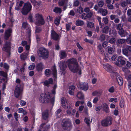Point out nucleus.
<instances>
[{
	"instance_id": "nucleus-1",
	"label": "nucleus",
	"mask_w": 131,
	"mask_h": 131,
	"mask_svg": "<svg viewBox=\"0 0 131 131\" xmlns=\"http://www.w3.org/2000/svg\"><path fill=\"white\" fill-rule=\"evenodd\" d=\"M68 67L72 72L75 73L79 71V74H81V70L79 67V65L76 59L73 58L68 60L67 61Z\"/></svg>"
},
{
	"instance_id": "nucleus-2",
	"label": "nucleus",
	"mask_w": 131,
	"mask_h": 131,
	"mask_svg": "<svg viewBox=\"0 0 131 131\" xmlns=\"http://www.w3.org/2000/svg\"><path fill=\"white\" fill-rule=\"evenodd\" d=\"M37 55L40 58L46 59H48L49 56V53L48 49L44 48H40L38 50Z\"/></svg>"
},
{
	"instance_id": "nucleus-3",
	"label": "nucleus",
	"mask_w": 131,
	"mask_h": 131,
	"mask_svg": "<svg viewBox=\"0 0 131 131\" xmlns=\"http://www.w3.org/2000/svg\"><path fill=\"white\" fill-rule=\"evenodd\" d=\"M39 100L40 101L43 103L47 102H50L52 103L54 101V98H51L50 97V94L49 93H47L41 94Z\"/></svg>"
},
{
	"instance_id": "nucleus-4",
	"label": "nucleus",
	"mask_w": 131,
	"mask_h": 131,
	"mask_svg": "<svg viewBox=\"0 0 131 131\" xmlns=\"http://www.w3.org/2000/svg\"><path fill=\"white\" fill-rule=\"evenodd\" d=\"M62 126L63 129L65 131L70 130L72 128L71 122L69 119H64L62 121Z\"/></svg>"
},
{
	"instance_id": "nucleus-5",
	"label": "nucleus",
	"mask_w": 131,
	"mask_h": 131,
	"mask_svg": "<svg viewBox=\"0 0 131 131\" xmlns=\"http://www.w3.org/2000/svg\"><path fill=\"white\" fill-rule=\"evenodd\" d=\"M32 6L31 4L28 2L25 3L22 9L21 13L23 15H27L31 10Z\"/></svg>"
},
{
	"instance_id": "nucleus-6",
	"label": "nucleus",
	"mask_w": 131,
	"mask_h": 131,
	"mask_svg": "<svg viewBox=\"0 0 131 131\" xmlns=\"http://www.w3.org/2000/svg\"><path fill=\"white\" fill-rule=\"evenodd\" d=\"M35 17L36 19L35 23L36 25H41L45 24L44 20L41 15L37 14L35 15Z\"/></svg>"
},
{
	"instance_id": "nucleus-7",
	"label": "nucleus",
	"mask_w": 131,
	"mask_h": 131,
	"mask_svg": "<svg viewBox=\"0 0 131 131\" xmlns=\"http://www.w3.org/2000/svg\"><path fill=\"white\" fill-rule=\"evenodd\" d=\"M112 118L108 117L101 122V124L103 126H107L112 124Z\"/></svg>"
},
{
	"instance_id": "nucleus-8",
	"label": "nucleus",
	"mask_w": 131,
	"mask_h": 131,
	"mask_svg": "<svg viewBox=\"0 0 131 131\" xmlns=\"http://www.w3.org/2000/svg\"><path fill=\"white\" fill-rule=\"evenodd\" d=\"M23 91V88L20 85H17L14 92L15 96L17 98L21 94Z\"/></svg>"
},
{
	"instance_id": "nucleus-9",
	"label": "nucleus",
	"mask_w": 131,
	"mask_h": 131,
	"mask_svg": "<svg viewBox=\"0 0 131 131\" xmlns=\"http://www.w3.org/2000/svg\"><path fill=\"white\" fill-rule=\"evenodd\" d=\"M123 25L121 23L117 24L116 26V29L118 30V33L122 37L125 36V31L123 29Z\"/></svg>"
},
{
	"instance_id": "nucleus-10",
	"label": "nucleus",
	"mask_w": 131,
	"mask_h": 131,
	"mask_svg": "<svg viewBox=\"0 0 131 131\" xmlns=\"http://www.w3.org/2000/svg\"><path fill=\"white\" fill-rule=\"evenodd\" d=\"M111 75L116 77L117 82L121 86L123 85V79L118 73L116 72H113Z\"/></svg>"
},
{
	"instance_id": "nucleus-11",
	"label": "nucleus",
	"mask_w": 131,
	"mask_h": 131,
	"mask_svg": "<svg viewBox=\"0 0 131 131\" xmlns=\"http://www.w3.org/2000/svg\"><path fill=\"white\" fill-rule=\"evenodd\" d=\"M10 42H6L4 47L2 48L3 50L9 53L10 50Z\"/></svg>"
},
{
	"instance_id": "nucleus-12",
	"label": "nucleus",
	"mask_w": 131,
	"mask_h": 131,
	"mask_svg": "<svg viewBox=\"0 0 131 131\" xmlns=\"http://www.w3.org/2000/svg\"><path fill=\"white\" fill-rule=\"evenodd\" d=\"M51 38L54 40L56 41L59 40L60 39L59 35L53 30H51Z\"/></svg>"
},
{
	"instance_id": "nucleus-13",
	"label": "nucleus",
	"mask_w": 131,
	"mask_h": 131,
	"mask_svg": "<svg viewBox=\"0 0 131 131\" xmlns=\"http://www.w3.org/2000/svg\"><path fill=\"white\" fill-rule=\"evenodd\" d=\"M59 64V66L60 69L61 71L62 72L61 74L62 75V74L64 75V73H63V72L64 71L66 67L65 63L64 62L61 61L60 62Z\"/></svg>"
},
{
	"instance_id": "nucleus-14",
	"label": "nucleus",
	"mask_w": 131,
	"mask_h": 131,
	"mask_svg": "<svg viewBox=\"0 0 131 131\" xmlns=\"http://www.w3.org/2000/svg\"><path fill=\"white\" fill-rule=\"evenodd\" d=\"M79 86L80 89L84 91L87 90L88 89V84L85 83H80Z\"/></svg>"
},
{
	"instance_id": "nucleus-15",
	"label": "nucleus",
	"mask_w": 131,
	"mask_h": 131,
	"mask_svg": "<svg viewBox=\"0 0 131 131\" xmlns=\"http://www.w3.org/2000/svg\"><path fill=\"white\" fill-rule=\"evenodd\" d=\"M12 32V30L11 29H9L6 30L4 36V38L6 40H7L10 35V33Z\"/></svg>"
},
{
	"instance_id": "nucleus-16",
	"label": "nucleus",
	"mask_w": 131,
	"mask_h": 131,
	"mask_svg": "<svg viewBox=\"0 0 131 131\" xmlns=\"http://www.w3.org/2000/svg\"><path fill=\"white\" fill-rule=\"evenodd\" d=\"M44 85L48 87L49 86V84H52L53 83V80L52 78H50L48 80H45L44 82Z\"/></svg>"
},
{
	"instance_id": "nucleus-17",
	"label": "nucleus",
	"mask_w": 131,
	"mask_h": 131,
	"mask_svg": "<svg viewBox=\"0 0 131 131\" xmlns=\"http://www.w3.org/2000/svg\"><path fill=\"white\" fill-rule=\"evenodd\" d=\"M126 41L125 39H119L117 40L116 43L117 46L119 47H121V45L124 43Z\"/></svg>"
},
{
	"instance_id": "nucleus-18",
	"label": "nucleus",
	"mask_w": 131,
	"mask_h": 131,
	"mask_svg": "<svg viewBox=\"0 0 131 131\" xmlns=\"http://www.w3.org/2000/svg\"><path fill=\"white\" fill-rule=\"evenodd\" d=\"M44 68V66L42 62L39 63L36 66V69L38 71H42L43 68Z\"/></svg>"
},
{
	"instance_id": "nucleus-19",
	"label": "nucleus",
	"mask_w": 131,
	"mask_h": 131,
	"mask_svg": "<svg viewBox=\"0 0 131 131\" xmlns=\"http://www.w3.org/2000/svg\"><path fill=\"white\" fill-rule=\"evenodd\" d=\"M101 107L102 109L106 113L109 112V109L108 106L106 103H105L103 104L101 106Z\"/></svg>"
},
{
	"instance_id": "nucleus-20",
	"label": "nucleus",
	"mask_w": 131,
	"mask_h": 131,
	"mask_svg": "<svg viewBox=\"0 0 131 131\" xmlns=\"http://www.w3.org/2000/svg\"><path fill=\"white\" fill-rule=\"evenodd\" d=\"M0 67H3L4 68L7 70V72L9 69V65L7 63H3V62L0 63Z\"/></svg>"
},
{
	"instance_id": "nucleus-21",
	"label": "nucleus",
	"mask_w": 131,
	"mask_h": 131,
	"mask_svg": "<svg viewBox=\"0 0 131 131\" xmlns=\"http://www.w3.org/2000/svg\"><path fill=\"white\" fill-rule=\"evenodd\" d=\"M98 12L101 14L103 16H105L107 14L108 11L106 9L101 8L98 10Z\"/></svg>"
},
{
	"instance_id": "nucleus-22",
	"label": "nucleus",
	"mask_w": 131,
	"mask_h": 131,
	"mask_svg": "<svg viewBox=\"0 0 131 131\" xmlns=\"http://www.w3.org/2000/svg\"><path fill=\"white\" fill-rule=\"evenodd\" d=\"M104 68L107 71L110 72L112 70V67L108 64H105L103 65Z\"/></svg>"
},
{
	"instance_id": "nucleus-23",
	"label": "nucleus",
	"mask_w": 131,
	"mask_h": 131,
	"mask_svg": "<svg viewBox=\"0 0 131 131\" xmlns=\"http://www.w3.org/2000/svg\"><path fill=\"white\" fill-rule=\"evenodd\" d=\"M118 63L119 64L124 65L125 64L126 62L123 58L122 57H119L117 59Z\"/></svg>"
},
{
	"instance_id": "nucleus-24",
	"label": "nucleus",
	"mask_w": 131,
	"mask_h": 131,
	"mask_svg": "<svg viewBox=\"0 0 131 131\" xmlns=\"http://www.w3.org/2000/svg\"><path fill=\"white\" fill-rule=\"evenodd\" d=\"M102 92L101 90H98L93 92L92 94L93 96H100L101 95Z\"/></svg>"
},
{
	"instance_id": "nucleus-25",
	"label": "nucleus",
	"mask_w": 131,
	"mask_h": 131,
	"mask_svg": "<svg viewBox=\"0 0 131 131\" xmlns=\"http://www.w3.org/2000/svg\"><path fill=\"white\" fill-rule=\"evenodd\" d=\"M60 57L61 59H63L66 58L67 56L66 52L64 51H61L60 53Z\"/></svg>"
},
{
	"instance_id": "nucleus-26",
	"label": "nucleus",
	"mask_w": 131,
	"mask_h": 131,
	"mask_svg": "<svg viewBox=\"0 0 131 131\" xmlns=\"http://www.w3.org/2000/svg\"><path fill=\"white\" fill-rule=\"evenodd\" d=\"M123 53L126 56L128 57L130 55V53L126 48H124L122 50Z\"/></svg>"
},
{
	"instance_id": "nucleus-27",
	"label": "nucleus",
	"mask_w": 131,
	"mask_h": 131,
	"mask_svg": "<svg viewBox=\"0 0 131 131\" xmlns=\"http://www.w3.org/2000/svg\"><path fill=\"white\" fill-rule=\"evenodd\" d=\"M53 11L56 13L60 14L62 12V10L60 8L56 7H55Z\"/></svg>"
},
{
	"instance_id": "nucleus-28",
	"label": "nucleus",
	"mask_w": 131,
	"mask_h": 131,
	"mask_svg": "<svg viewBox=\"0 0 131 131\" xmlns=\"http://www.w3.org/2000/svg\"><path fill=\"white\" fill-rule=\"evenodd\" d=\"M77 97L79 99L82 100L84 99V96L81 92H79L77 95Z\"/></svg>"
},
{
	"instance_id": "nucleus-29",
	"label": "nucleus",
	"mask_w": 131,
	"mask_h": 131,
	"mask_svg": "<svg viewBox=\"0 0 131 131\" xmlns=\"http://www.w3.org/2000/svg\"><path fill=\"white\" fill-rule=\"evenodd\" d=\"M43 118L45 120L48 117V111H46L42 113Z\"/></svg>"
},
{
	"instance_id": "nucleus-30",
	"label": "nucleus",
	"mask_w": 131,
	"mask_h": 131,
	"mask_svg": "<svg viewBox=\"0 0 131 131\" xmlns=\"http://www.w3.org/2000/svg\"><path fill=\"white\" fill-rule=\"evenodd\" d=\"M17 111L18 113H23L24 115L26 114L27 112L26 111L24 110L23 108H19L17 110Z\"/></svg>"
},
{
	"instance_id": "nucleus-31",
	"label": "nucleus",
	"mask_w": 131,
	"mask_h": 131,
	"mask_svg": "<svg viewBox=\"0 0 131 131\" xmlns=\"http://www.w3.org/2000/svg\"><path fill=\"white\" fill-rule=\"evenodd\" d=\"M52 74L53 76L55 78H57V70L56 67L55 66H53L52 68Z\"/></svg>"
},
{
	"instance_id": "nucleus-32",
	"label": "nucleus",
	"mask_w": 131,
	"mask_h": 131,
	"mask_svg": "<svg viewBox=\"0 0 131 131\" xmlns=\"http://www.w3.org/2000/svg\"><path fill=\"white\" fill-rule=\"evenodd\" d=\"M28 54V53H23L20 55L21 59L23 60H25L27 58Z\"/></svg>"
},
{
	"instance_id": "nucleus-33",
	"label": "nucleus",
	"mask_w": 131,
	"mask_h": 131,
	"mask_svg": "<svg viewBox=\"0 0 131 131\" xmlns=\"http://www.w3.org/2000/svg\"><path fill=\"white\" fill-rule=\"evenodd\" d=\"M76 25L77 26H81L84 24L83 21L81 20L78 19L76 21Z\"/></svg>"
},
{
	"instance_id": "nucleus-34",
	"label": "nucleus",
	"mask_w": 131,
	"mask_h": 131,
	"mask_svg": "<svg viewBox=\"0 0 131 131\" xmlns=\"http://www.w3.org/2000/svg\"><path fill=\"white\" fill-rule=\"evenodd\" d=\"M109 30V28L107 26H106L103 29L102 31L103 33L107 34Z\"/></svg>"
},
{
	"instance_id": "nucleus-35",
	"label": "nucleus",
	"mask_w": 131,
	"mask_h": 131,
	"mask_svg": "<svg viewBox=\"0 0 131 131\" xmlns=\"http://www.w3.org/2000/svg\"><path fill=\"white\" fill-rule=\"evenodd\" d=\"M85 123L89 125L92 121V119H90L89 117H86L84 119Z\"/></svg>"
},
{
	"instance_id": "nucleus-36",
	"label": "nucleus",
	"mask_w": 131,
	"mask_h": 131,
	"mask_svg": "<svg viewBox=\"0 0 131 131\" xmlns=\"http://www.w3.org/2000/svg\"><path fill=\"white\" fill-rule=\"evenodd\" d=\"M0 76L6 78L7 76V73L3 71H0Z\"/></svg>"
},
{
	"instance_id": "nucleus-37",
	"label": "nucleus",
	"mask_w": 131,
	"mask_h": 131,
	"mask_svg": "<svg viewBox=\"0 0 131 131\" xmlns=\"http://www.w3.org/2000/svg\"><path fill=\"white\" fill-rule=\"evenodd\" d=\"M94 24L93 23L89 21H88L87 26L88 28H92L94 26Z\"/></svg>"
},
{
	"instance_id": "nucleus-38",
	"label": "nucleus",
	"mask_w": 131,
	"mask_h": 131,
	"mask_svg": "<svg viewBox=\"0 0 131 131\" xmlns=\"http://www.w3.org/2000/svg\"><path fill=\"white\" fill-rule=\"evenodd\" d=\"M98 5L100 7H102L104 5V2L103 0H97Z\"/></svg>"
},
{
	"instance_id": "nucleus-39",
	"label": "nucleus",
	"mask_w": 131,
	"mask_h": 131,
	"mask_svg": "<svg viewBox=\"0 0 131 131\" xmlns=\"http://www.w3.org/2000/svg\"><path fill=\"white\" fill-rule=\"evenodd\" d=\"M97 47L99 51L101 53H102L104 52V51L101 45L99 44V45L97 46Z\"/></svg>"
},
{
	"instance_id": "nucleus-40",
	"label": "nucleus",
	"mask_w": 131,
	"mask_h": 131,
	"mask_svg": "<svg viewBox=\"0 0 131 131\" xmlns=\"http://www.w3.org/2000/svg\"><path fill=\"white\" fill-rule=\"evenodd\" d=\"M51 74L50 71L49 69H47L45 71V75L47 77L50 76Z\"/></svg>"
},
{
	"instance_id": "nucleus-41",
	"label": "nucleus",
	"mask_w": 131,
	"mask_h": 131,
	"mask_svg": "<svg viewBox=\"0 0 131 131\" xmlns=\"http://www.w3.org/2000/svg\"><path fill=\"white\" fill-rule=\"evenodd\" d=\"M71 106V105L69 103L66 102V103L63 106V107L66 109L67 108L70 109Z\"/></svg>"
},
{
	"instance_id": "nucleus-42",
	"label": "nucleus",
	"mask_w": 131,
	"mask_h": 131,
	"mask_svg": "<svg viewBox=\"0 0 131 131\" xmlns=\"http://www.w3.org/2000/svg\"><path fill=\"white\" fill-rule=\"evenodd\" d=\"M104 55L105 56V61H107L110 60V56H108V54L107 53H104Z\"/></svg>"
},
{
	"instance_id": "nucleus-43",
	"label": "nucleus",
	"mask_w": 131,
	"mask_h": 131,
	"mask_svg": "<svg viewBox=\"0 0 131 131\" xmlns=\"http://www.w3.org/2000/svg\"><path fill=\"white\" fill-rule=\"evenodd\" d=\"M114 51V49L111 47H108V52L110 54L113 53Z\"/></svg>"
},
{
	"instance_id": "nucleus-44",
	"label": "nucleus",
	"mask_w": 131,
	"mask_h": 131,
	"mask_svg": "<svg viewBox=\"0 0 131 131\" xmlns=\"http://www.w3.org/2000/svg\"><path fill=\"white\" fill-rule=\"evenodd\" d=\"M60 17H59L56 18L54 20V23L55 24L58 25H59L60 23Z\"/></svg>"
},
{
	"instance_id": "nucleus-45",
	"label": "nucleus",
	"mask_w": 131,
	"mask_h": 131,
	"mask_svg": "<svg viewBox=\"0 0 131 131\" xmlns=\"http://www.w3.org/2000/svg\"><path fill=\"white\" fill-rule=\"evenodd\" d=\"M102 20L105 24L107 25L108 23L109 20L107 17H103Z\"/></svg>"
},
{
	"instance_id": "nucleus-46",
	"label": "nucleus",
	"mask_w": 131,
	"mask_h": 131,
	"mask_svg": "<svg viewBox=\"0 0 131 131\" xmlns=\"http://www.w3.org/2000/svg\"><path fill=\"white\" fill-rule=\"evenodd\" d=\"M57 84H55L54 85L53 87V89L52 90L51 92L52 94H56V89L57 87Z\"/></svg>"
},
{
	"instance_id": "nucleus-47",
	"label": "nucleus",
	"mask_w": 131,
	"mask_h": 131,
	"mask_svg": "<svg viewBox=\"0 0 131 131\" xmlns=\"http://www.w3.org/2000/svg\"><path fill=\"white\" fill-rule=\"evenodd\" d=\"M114 2L113 1L112 3V4H107V6L108 8L110 9H113L114 8V6L112 5V4Z\"/></svg>"
},
{
	"instance_id": "nucleus-48",
	"label": "nucleus",
	"mask_w": 131,
	"mask_h": 131,
	"mask_svg": "<svg viewBox=\"0 0 131 131\" xmlns=\"http://www.w3.org/2000/svg\"><path fill=\"white\" fill-rule=\"evenodd\" d=\"M116 41V39L114 38H112L110 39L109 41V42L112 44H115Z\"/></svg>"
},
{
	"instance_id": "nucleus-49",
	"label": "nucleus",
	"mask_w": 131,
	"mask_h": 131,
	"mask_svg": "<svg viewBox=\"0 0 131 131\" xmlns=\"http://www.w3.org/2000/svg\"><path fill=\"white\" fill-rule=\"evenodd\" d=\"M41 31V28L39 27L36 26V29L35 30V32L36 33H39Z\"/></svg>"
},
{
	"instance_id": "nucleus-50",
	"label": "nucleus",
	"mask_w": 131,
	"mask_h": 131,
	"mask_svg": "<svg viewBox=\"0 0 131 131\" xmlns=\"http://www.w3.org/2000/svg\"><path fill=\"white\" fill-rule=\"evenodd\" d=\"M77 11L80 14H81L83 12V9L81 7L78 8Z\"/></svg>"
},
{
	"instance_id": "nucleus-51",
	"label": "nucleus",
	"mask_w": 131,
	"mask_h": 131,
	"mask_svg": "<svg viewBox=\"0 0 131 131\" xmlns=\"http://www.w3.org/2000/svg\"><path fill=\"white\" fill-rule=\"evenodd\" d=\"M80 3L78 0L75 1L73 3V6H78L79 5Z\"/></svg>"
},
{
	"instance_id": "nucleus-52",
	"label": "nucleus",
	"mask_w": 131,
	"mask_h": 131,
	"mask_svg": "<svg viewBox=\"0 0 131 131\" xmlns=\"http://www.w3.org/2000/svg\"><path fill=\"white\" fill-rule=\"evenodd\" d=\"M94 12H91L87 14L86 17L88 18H90L92 17L93 15L94 14Z\"/></svg>"
},
{
	"instance_id": "nucleus-53",
	"label": "nucleus",
	"mask_w": 131,
	"mask_h": 131,
	"mask_svg": "<svg viewBox=\"0 0 131 131\" xmlns=\"http://www.w3.org/2000/svg\"><path fill=\"white\" fill-rule=\"evenodd\" d=\"M105 39V35L102 34L100 35V39L101 41H103Z\"/></svg>"
},
{
	"instance_id": "nucleus-54",
	"label": "nucleus",
	"mask_w": 131,
	"mask_h": 131,
	"mask_svg": "<svg viewBox=\"0 0 131 131\" xmlns=\"http://www.w3.org/2000/svg\"><path fill=\"white\" fill-rule=\"evenodd\" d=\"M117 16L116 15L114 14H112L110 16V17L111 20H113L115 19Z\"/></svg>"
},
{
	"instance_id": "nucleus-55",
	"label": "nucleus",
	"mask_w": 131,
	"mask_h": 131,
	"mask_svg": "<svg viewBox=\"0 0 131 131\" xmlns=\"http://www.w3.org/2000/svg\"><path fill=\"white\" fill-rule=\"evenodd\" d=\"M64 4V1L63 0H59L58 2V4L60 6H62Z\"/></svg>"
},
{
	"instance_id": "nucleus-56",
	"label": "nucleus",
	"mask_w": 131,
	"mask_h": 131,
	"mask_svg": "<svg viewBox=\"0 0 131 131\" xmlns=\"http://www.w3.org/2000/svg\"><path fill=\"white\" fill-rule=\"evenodd\" d=\"M35 67V65L34 64H32L30 65L28 67V69L30 70H31L34 69Z\"/></svg>"
},
{
	"instance_id": "nucleus-57",
	"label": "nucleus",
	"mask_w": 131,
	"mask_h": 131,
	"mask_svg": "<svg viewBox=\"0 0 131 131\" xmlns=\"http://www.w3.org/2000/svg\"><path fill=\"white\" fill-rule=\"evenodd\" d=\"M65 98L63 97H62L61 99V104L62 107L63 106H64V105L66 103L65 102Z\"/></svg>"
},
{
	"instance_id": "nucleus-58",
	"label": "nucleus",
	"mask_w": 131,
	"mask_h": 131,
	"mask_svg": "<svg viewBox=\"0 0 131 131\" xmlns=\"http://www.w3.org/2000/svg\"><path fill=\"white\" fill-rule=\"evenodd\" d=\"M115 90V88L114 86H112L111 87L109 88L108 90V91L109 92H110L111 93H113Z\"/></svg>"
},
{
	"instance_id": "nucleus-59",
	"label": "nucleus",
	"mask_w": 131,
	"mask_h": 131,
	"mask_svg": "<svg viewBox=\"0 0 131 131\" xmlns=\"http://www.w3.org/2000/svg\"><path fill=\"white\" fill-rule=\"evenodd\" d=\"M117 34V32L115 30H113L112 31H110V34H113L114 36H115Z\"/></svg>"
},
{
	"instance_id": "nucleus-60",
	"label": "nucleus",
	"mask_w": 131,
	"mask_h": 131,
	"mask_svg": "<svg viewBox=\"0 0 131 131\" xmlns=\"http://www.w3.org/2000/svg\"><path fill=\"white\" fill-rule=\"evenodd\" d=\"M114 101L115 103L117 102V99L116 98H111L109 100V101L111 102H112Z\"/></svg>"
},
{
	"instance_id": "nucleus-61",
	"label": "nucleus",
	"mask_w": 131,
	"mask_h": 131,
	"mask_svg": "<svg viewBox=\"0 0 131 131\" xmlns=\"http://www.w3.org/2000/svg\"><path fill=\"white\" fill-rule=\"evenodd\" d=\"M85 14L83 13L79 16V17L80 18H81L83 19H86V16H85Z\"/></svg>"
},
{
	"instance_id": "nucleus-62",
	"label": "nucleus",
	"mask_w": 131,
	"mask_h": 131,
	"mask_svg": "<svg viewBox=\"0 0 131 131\" xmlns=\"http://www.w3.org/2000/svg\"><path fill=\"white\" fill-rule=\"evenodd\" d=\"M110 61H115L116 59V57L114 55H112L110 56Z\"/></svg>"
},
{
	"instance_id": "nucleus-63",
	"label": "nucleus",
	"mask_w": 131,
	"mask_h": 131,
	"mask_svg": "<svg viewBox=\"0 0 131 131\" xmlns=\"http://www.w3.org/2000/svg\"><path fill=\"white\" fill-rule=\"evenodd\" d=\"M125 47H126L129 52H131V46H129L124 45L123 46V47L124 48Z\"/></svg>"
},
{
	"instance_id": "nucleus-64",
	"label": "nucleus",
	"mask_w": 131,
	"mask_h": 131,
	"mask_svg": "<svg viewBox=\"0 0 131 131\" xmlns=\"http://www.w3.org/2000/svg\"><path fill=\"white\" fill-rule=\"evenodd\" d=\"M124 105L125 104L124 101L123 100H121L120 103V105L121 107L123 108L124 107Z\"/></svg>"
}]
</instances>
